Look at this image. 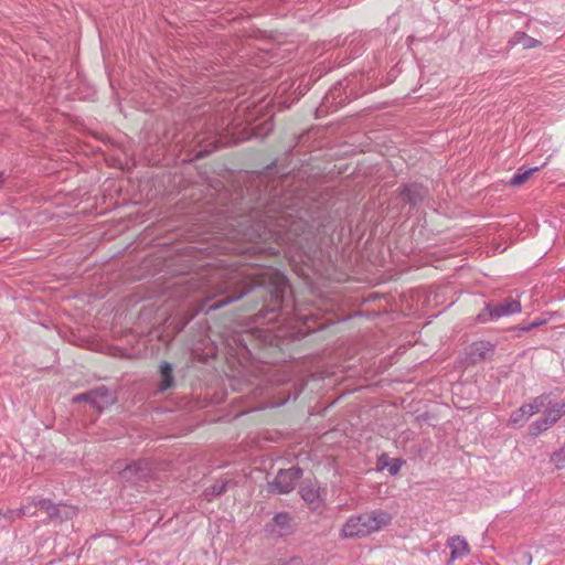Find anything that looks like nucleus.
<instances>
[{
  "instance_id": "1",
  "label": "nucleus",
  "mask_w": 565,
  "mask_h": 565,
  "mask_svg": "<svg viewBox=\"0 0 565 565\" xmlns=\"http://www.w3.org/2000/svg\"><path fill=\"white\" fill-rule=\"evenodd\" d=\"M392 515L387 511L376 509L351 515L343 524L340 535L344 539H361L388 526Z\"/></svg>"
},
{
  "instance_id": "2",
  "label": "nucleus",
  "mask_w": 565,
  "mask_h": 565,
  "mask_svg": "<svg viewBox=\"0 0 565 565\" xmlns=\"http://www.w3.org/2000/svg\"><path fill=\"white\" fill-rule=\"evenodd\" d=\"M296 236L292 223L285 214L279 216L268 215L264 220V231L259 237L264 241L273 239L277 245H282Z\"/></svg>"
},
{
  "instance_id": "3",
  "label": "nucleus",
  "mask_w": 565,
  "mask_h": 565,
  "mask_svg": "<svg viewBox=\"0 0 565 565\" xmlns=\"http://www.w3.org/2000/svg\"><path fill=\"white\" fill-rule=\"evenodd\" d=\"M565 414V402H555L545 409L544 415L533 422L529 427V434L537 437L543 431L552 427Z\"/></svg>"
},
{
  "instance_id": "4",
  "label": "nucleus",
  "mask_w": 565,
  "mask_h": 565,
  "mask_svg": "<svg viewBox=\"0 0 565 565\" xmlns=\"http://www.w3.org/2000/svg\"><path fill=\"white\" fill-rule=\"evenodd\" d=\"M521 311L520 301L509 298L505 299L502 303L491 306L488 305L484 311L480 312L477 317L479 322H487L489 320H497L504 316H510L513 313H518Z\"/></svg>"
},
{
  "instance_id": "5",
  "label": "nucleus",
  "mask_w": 565,
  "mask_h": 565,
  "mask_svg": "<svg viewBox=\"0 0 565 565\" xmlns=\"http://www.w3.org/2000/svg\"><path fill=\"white\" fill-rule=\"evenodd\" d=\"M302 476V470L297 467L279 470L273 482L269 483L271 492L289 493L292 491Z\"/></svg>"
},
{
  "instance_id": "6",
  "label": "nucleus",
  "mask_w": 565,
  "mask_h": 565,
  "mask_svg": "<svg viewBox=\"0 0 565 565\" xmlns=\"http://www.w3.org/2000/svg\"><path fill=\"white\" fill-rule=\"evenodd\" d=\"M269 282L273 288L267 310L275 312L281 308L288 284L287 278L278 271L270 273Z\"/></svg>"
},
{
  "instance_id": "7",
  "label": "nucleus",
  "mask_w": 565,
  "mask_h": 565,
  "mask_svg": "<svg viewBox=\"0 0 565 565\" xmlns=\"http://www.w3.org/2000/svg\"><path fill=\"white\" fill-rule=\"evenodd\" d=\"M493 353L494 344L489 341H477L466 348L465 360L467 364H477L490 359Z\"/></svg>"
},
{
  "instance_id": "8",
  "label": "nucleus",
  "mask_w": 565,
  "mask_h": 565,
  "mask_svg": "<svg viewBox=\"0 0 565 565\" xmlns=\"http://www.w3.org/2000/svg\"><path fill=\"white\" fill-rule=\"evenodd\" d=\"M120 478L128 482H138L150 478L151 468L147 460H139L127 465L119 471Z\"/></svg>"
},
{
  "instance_id": "9",
  "label": "nucleus",
  "mask_w": 565,
  "mask_h": 565,
  "mask_svg": "<svg viewBox=\"0 0 565 565\" xmlns=\"http://www.w3.org/2000/svg\"><path fill=\"white\" fill-rule=\"evenodd\" d=\"M267 529L273 535H289L295 530L294 518L288 512H279L267 524Z\"/></svg>"
},
{
  "instance_id": "10",
  "label": "nucleus",
  "mask_w": 565,
  "mask_h": 565,
  "mask_svg": "<svg viewBox=\"0 0 565 565\" xmlns=\"http://www.w3.org/2000/svg\"><path fill=\"white\" fill-rule=\"evenodd\" d=\"M39 508L44 510L47 515L54 520H68L75 514L74 508L64 504H55L50 499H39Z\"/></svg>"
},
{
  "instance_id": "11",
  "label": "nucleus",
  "mask_w": 565,
  "mask_h": 565,
  "mask_svg": "<svg viewBox=\"0 0 565 565\" xmlns=\"http://www.w3.org/2000/svg\"><path fill=\"white\" fill-rule=\"evenodd\" d=\"M555 402L552 399L551 393H544L536 397H534L530 403H525L522 405V408L525 411L529 417L533 416L541 412V409H547Z\"/></svg>"
},
{
  "instance_id": "12",
  "label": "nucleus",
  "mask_w": 565,
  "mask_h": 565,
  "mask_svg": "<svg viewBox=\"0 0 565 565\" xmlns=\"http://www.w3.org/2000/svg\"><path fill=\"white\" fill-rule=\"evenodd\" d=\"M115 402L114 394L106 387L99 386L92 390V405L99 412Z\"/></svg>"
},
{
  "instance_id": "13",
  "label": "nucleus",
  "mask_w": 565,
  "mask_h": 565,
  "mask_svg": "<svg viewBox=\"0 0 565 565\" xmlns=\"http://www.w3.org/2000/svg\"><path fill=\"white\" fill-rule=\"evenodd\" d=\"M426 195V190L417 183L406 184L401 189V196L405 203L416 205Z\"/></svg>"
},
{
  "instance_id": "14",
  "label": "nucleus",
  "mask_w": 565,
  "mask_h": 565,
  "mask_svg": "<svg viewBox=\"0 0 565 565\" xmlns=\"http://www.w3.org/2000/svg\"><path fill=\"white\" fill-rule=\"evenodd\" d=\"M38 508H39V500L38 501L32 500L31 502H28L26 504L22 505L21 508L17 509V510L8 509L4 512H2L0 510V518L2 516L9 521H13L23 515L33 516L36 514Z\"/></svg>"
},
{
  "instance_id": "15",
  "label": "nucleus",
  "mask_w": 565,
  "mask_h": 565,
  "mask_svg": "<svg viewBox=\"0 0 565 565\" xmlns=\"http://www.w3.org/2000/svg\"><path fill=\"white\" fill-rule=\"evenodd\" d=\"M447 546L451 550L449 563L469 554L468 542L460 536H452L447 541Z\"/></svg>"
},
{
  "instance_id": "16",
  "label": "nucleus",
  "mask_w": 565,
  "mask_h": 565,
  "mask_svg": "<svg viewBox=\"0 0 565 565\" xmlns=\"http://www.w3.org/2000/svg\"><path fill=\"white\" fill-rule=\"evenodd\" d=\"M255 282H246L243 281V286L239 288V290L235 291L233 295L226 296L225 298L221 299L220 301L213 303L211 306V309H220L233 301H236L241 299L244 295L249 292L253 289Z\"/></svg>"
},
{
  "instance_id": "17",
  "label": "nucleus",
  "mask_w": 565,
  "mask_h": 565,
  "mask_svg": "<svg viewBox=\"0 0 565 565\" xmlns=\"http://www.w3.org/2000/svg\"><path fill=\"white\" fill-rule=\"evenodd\" d=\"M511 46L521 45L523 49H533L541 45V42L531 38L524 32H515L509 40Z\"/></svg>"
},
{
  "instance_id": "18",
  "label": "nucleus",
  "mask_w": 565,
  "mask_h": 565,
  "mask_svg": "<svg viewBox=\"0 0 565 565\" xmlns=\"http://www.w3.org/2000/svg\"><path fill=\"white\" fill-rule=\"evenodd\" d=\"M160 374L161 382L159 384V391L164 392L168 388H171L174 384L172 365L168 362H162L160 364Z\"/></svg>"
},
{
  "instance_id": "19",
  "label": "nucleus",
  "mask_w": 565,
  "mask_h": 565,
  "mask_svg": "<svg viewBox=\"0 0 565 565\" xmlns=\"http://www.w3.org/2000/svg\"><path fill=\"white\" fill-rule=\"evenodd\" d=\"M301 498L309 504L319 502V490L313 483H302L299 489Z\"/></svg>"
},
{
  "instance_id": "20",
  "label": "nucleus",
  "mask_w": 565,
  "mask_h": 565,
  "mask_svg": "<svg viewBox=\"0 0 565 565\" xmlns=\"http://www.w3.org/2000/svg\"><path fill=\"white\" fill-rule=\"evenodd\" d=\"M539 170V168H531V169H526V170H523V168H520L518 170V172L511 178L510 180V184L512 186H520L522 185L525 181H527L534 172H536Z\"/></svg>"
},
{
  "instance_id": "21",
  "label": "nucleus",
  "mask_w": 565,
  "mask_h": 565,
  "mask_svg": "<svg viewBox=\"0 0 565 565\" xmlns=\"http://www.w3.org/2000/svg\"><path fill=\"white\" fill-rule=\"evenodd\" d=\"M529 416L525 411L520 406L518 409L513 411L510 418L509 424L513 426H523L527 420Z\"/></svg>"
},
{
  "instance_id": "22",
  "label": "nucleus",
  "mask_w": 565,
  "mask_h": 565,
  "mask_svg": "<svg viewBox=\"0 0 565 565\" xmlns=\"http://www.w3.org/2000/svg\"><path fill=\"white\" fill-rule=\"evenodd\" d=\"M227 483L228 482L226 480L216 481L214 484L210 486L205 490V495L206 497H209V495L218 497V495L223 494L226 491Z\"/></svg>"
},
{
  "instance_id": "23",
  "label": "nucleus",
  "mask_w": 565,
  "mask_h": 565,
  "mask_svg": "<svg viewBox=\"0 0 565 565\" xmlns=\"http://www.w3.org/2000/svg\"><path fill=\"white\" fill-rule=\"evenodd\" d=\"M405 463V461L401 458H394L391 460H386L383 465L390 472V475L395 476L399 472L402 466Z\"/></svg>"
},
{
  "instance_id": "24",
  "label": "nucleus",
  "mask_w": 565,
  "mask_h": 565,
  "mask_svg": "<svg viewBox=\"0 0 565 565\" xmlns=\"http://www.w3.org/2000/svg\"><path fill=\"white\" fill-rule=\"evenodd\" d=\"M551 461L556 469H565V447L554 452L551 457Z\"/></svg>"
},
{
  "instance_id": "25",
  "label": "nucleus",
  "mask_w": 565,
  "mask_h": 565,
  "mask_svg": "<svg viewBox=\"0 0 565 565\" xmlns=\"http://www.w3.org/2000/svg\"><path fill=\"white\" fill-rule=\"evenodd\" d=\"M73 401L76 402V403L89 402L92 404V391L86 392V393H82V394H78V395L74 396Z\"/></svg>"
},
{
  "instance_id": "26",
  "label": "nucleus",
  "mask_w": 565,
  "mask_h": 565,
  "mask_svg": "<svg viewBox=\"0 0 565 565\" xmlns=\"http://www.w3.org/2000/svg\"><path fill=\"white\" fill-rule=\"evenodd\" d=\"M542 322L541 321H536V322H533L531 323L530 326L525 327V328H522L523 331H529L531 329H533L534 327H537L540 326Z\"/></svg>"
},
{
  "instance_id": "27",
  "label": "nucleus",
  "mask_w": 565,
  "mask_h": 565,
  "mask_svg": "<svg viewBox=\"0 0 565 565\" xmlns=\"http://www.w3.org/2000/svg\"><path fill=\"white\" fill-rule=\"evenodd\" d=\"M234 284V281H226L222 291H227V289Z\"/></svg>"
},
{
  "instance_id": "28",
  "label": "nucleus",
  "mask_w": 565,
  "mask_h": 565,
  "mask_svg": "<svg viewBox=\"0 0 565 565\" xmlns=\"http://www.w3.org/2000/svg\"><path fill=\"white\" fill-rule=\"evenodd\" d=\"M3 182H4V174H3V172H0V188L2 186Z\"/></svg>"
},
{
  "instance_id": "29",
  "label": "nucleus",
  "mask_w": 565,
  "mask_h": 565,
  "mask_svg": "<svg viewBox=\"0 0 565 565\" xmlns=\"http://www.w3.org/2000/svg\"><path fill=\"white\" fill-rule=\"evenodd\" d=\"M269 250H270V253L275 254V253H277L278 249L276 247L269 246Z\"/></svg>"
},
{
  "instance_id": "30",
  "label": "nucleus",
  "mask_w": 565,
  "mask_h": 565,
  "mask_svg": "<svg viewBox=\"0 0 565 565\" xmlns=\"http://www.w3.org/2000/svg\"><path fill=\"white\" fill-rule=\"evenodd\" d=\"M205 154H206V153H204V156H205ZM198 157H203V152H202V151H201V152H199Z\"/></svg>"
}]
</instances>
